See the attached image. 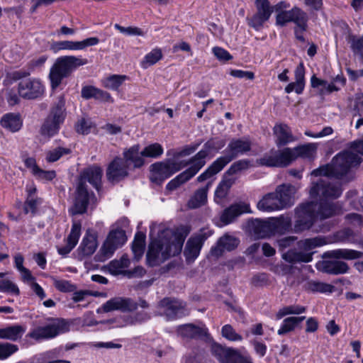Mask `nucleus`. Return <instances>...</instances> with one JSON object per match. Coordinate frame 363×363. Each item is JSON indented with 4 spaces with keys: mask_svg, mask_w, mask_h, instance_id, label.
<instances>
[{
    "mask_svg": "<svg viewBox=\"0 0 363 363\" xmlns=\"http://www.w3.org/2000/svg\"><path fill=\"white\" fill-rule=\"evenodd\" d=\"M296 221L294 230L300 233L310 230L318 219L323 220L342 213L337 203L327 199L306 201L299 203L294 209Z\"/></svg>",
    "mask_w": 363,
    "mask_h": 363,
    "instance_id": "obj_1",
    "label": "nucleus"
},
{
    "mask_svg": "<svg viewBox=\"0 0 363 363\" xmlns=\"http://www.w3.org/2000/svg\"><path fill=\"white\" fill-rule=\"evenodd\" d=\"M316 149L314 143L301 145L294 148L284 147L277 150L273 147L262 157L257 159L256 164L259 167L285 168L291 165L298 157L313 159Z\"/></svg>",
    "mask_w": 363,
    "mask_h": 363,
    "instance_id": "obj_2",
    "label": "nucleus"
},
{
    "mask_svg": "<svg viewBox=\"0 0 363 363\" xmlns=\"http://www.w3.org/2000/svg\"><path fill=\"white\" fill-rule=\"evenodd\" d=\"M362 159L357 153L350 150H344L337 154L332 160L331 164L319 167L312 171L314 177H334L342 179L350 170L352 167L360 165Z\"/></svg>",
    "mask_w": 363,
    "mask_h": 363,
    "instance_id": "obj_3",
    "label": "nucleus"
},
{
    "mask_svg": "<svg viewBox=\"0 0 363 363\" xmlns=\"http://www.w3.org/2000/svg\"><path fill=\"white\" fill-rule=\"evenodd\" d=\"M88 63V60L74 55L59 57L51 67L49 73L50 87L57 89L64 79L69 77L79 67Z\"/></svg>",
    "mask_w": 363,
    "mask_h": 363,
    "instance_id": "obj_4",
    "label": "nucleus"
},
{
    "mask_svg": "<svg viewBox=\"0 0 363 363\" xmlns=\"http://www.w3.org/2000/svg\"><path fill=\"white\" fill-rule=\"evenodd\" d=\"M66 99L65 94L57 96L50 106L49 113L42 124L40 133L44 137L52 138L59 133L61 125L67 117L65 106Z\"/></svg>",
    "mask_w": 363,
    "mask_h": 363,
    "instance_id": "obj_5",
    "label": "nucleus"
},
{
    "mask_svg": "<svg viewBox=\"0 0 363 363\" xmlns=\"http://www.w3.org/2000/svg\"><path fill=\"white\" fill-rule=\"evenodd\" d=\"M190 230V227L183 225L177 228L173 233L168 230V234L164 235V250L162 252L164 260H167L171 257L177 256L181 253L184 240L189 234Z\"/></svg>",
    "mask_w": 363,
    "mask_h": 363,
    "instance_id": "obj_6",
    "label": "nucleus"
},
{
    "mask_svg": "<svg viewBox=\"0 0 363 363\" xmlns=\"http://www.w3.org/2000/svg\"><path fill=\"white\" fill-rule=\"evenodd\" d=\"M95 201V193L84 186L82 183H77L73 194L72 205L69 208L68 212L72 216L85 214L89 206Z\"/></svg>",
    "mask_w": 363,
    "mask_h": 363,
    "instance_id": "obj_7",
    "label": "nucleus"
},
{
    "mask_svg": "<svg viewBox=\"0 0 363 363\" xmlns=\"http://www.w3.org/2000/svg\"><path fill=\"white\" fill-rule=\"evenodd\" d=\"M186 165H187L186 163L182 165V162H175L171 159L155 162L150 166V181L157 186H162L166 179L180 171Z\"/></svg>",
    "mask_w": 363,
    "mask_h": 363,
    "instance_id": "obj_8",
    "label": "nucleus"
},
{
    "mask_svg": "<svg viewBox=\"0 0 363 363\" xmlns=\"http://www.w3.org/2000/svg\"><path fill=\"white\" fill-rule=\"evenodd\" d=\"M226 145V140L218 137L211 138L203 145V148L191 157L186 164H194L200 171L206 163V158L212 157Z\"/></svg>",
    "mask_w": 363,
    "mask_h": 363,
    "instance_id": "obj_9",
    "label": "nucleus"
},
{
    "mask_svg": "<svg viewBox=\"0 0 363 363\" xmlns=\"http://www.w3.org/2000/svg\"><path fill=\"white\" fill-rule=\"evenodd\" d=\"M342 194V184L338 182H330L320 179L313 183L309 191L310 197L332 201L338 199Z\"/></svg>",
    "mask_w": 363,
    "mask_h": 363,
    "instance_id": "obj_10",
    "label": "nucleus"
},
{
    "mask_svg": "<svg viewBox=\"0 0 363 363\" xmlns=\"http://www.w3.org/2000/svg\"><path fill=\"white\" fill-rule=\"evenodd\" d=\"M55 323L45 326H39L27 334V337L37 341L43 339H50L60 333H65L69 330V323L64 318H56Z\"/></svg>",
    "mask_w": 363,
    "mask_h": 363,
    "instance_id": "obj_11",
    "label": "nucleus"
},
{
    "mask_svg": "<svg viewBox=\"0 0 363 363\" xmlns=\"http://www.w3.org/2000/svg\"><path fill=\"white\" fill-rule=\"evenodd\" d=\"M211 352L220 363H253L250 356L242 355L238 349L217 342L212 344Z\"/></svg>",
    "mask_w": 363,
    "mask_h": 363,
    "instance_id": "obj_12",
    "label": "nucleus"
},
{
    "mask_svg": "<svg viewBox=\"0 0 363 363\" xmlns=\"http://www.w3.org/2000/svg\"><path fill=\"white\" fill-rule=\"evenodd\" d=\"M255 6L256 12L252 16H247L246 21L248 26L260 31L273 13V8L269 0H255Z\"/></svg>",
    "mask_w": 363,
    "mask_h": 363,
    "instance_id": "obj_13",
    "label": "nucleus"
},
{
    "mask_svg": "<svg viewBox=\"0 0 363 363\" xmlns=\"http://www.w3.org/2000/svg\"><path fill=\"white\" fill-rule=\"evenodd\" d=\"M213 230L201 228L199 232L191 236L186 242L184 250L186 262L189 264L194 262L199 257L205 241L211 237Z\"/></svg>",
    "mask_w": 363,
    "mask_h": 363,
    "instance_id": "obj_14",
    "label": "nucleus"
},
{
    "mask_svg": "<svg viewBox=\"0 0 363 363\" xmlns=\"http://www.w3.org/2000/svg\"><path fill=\"white\" fill-rule=\"evenodd\" d=\"M251 150V142L249 140L233 138L225 150V154L219 157L225 166L236 159L239 155H244Z\"/></svg>",
    "mask_w": 363,
    "mask_h": 363,
    "instance_id": "obj_15",
    "label": "nucleus"
},
{
    "mask_svg": "<svg viewBox=\"0 0 363 363\" xmlns=\"http://www.w3.org/2000/svg\"><path fill=\"white\" fill-rule=\"evenodd\" d=\"M18 92L22 98L33 100L43 94L44 86L39 79L29 78L18 83Z\"/></svg>",
    "mask_w": 363,
    "mask_h": 363,
    "instance_id": "obj_16",
    "label": "nucleus"
},
{
    "mask_svg": "<svg viewBox=\"0 0 363 363\" xmlns=\"http://www.w3.org/2000/svg\"><path fill=\"white\" fill-rule=\"evenodd\" d=\"M178 331L182 337L188 339L201 340L206 343L213 340L205 324L201 326L194 323L184 324L179 327Z\"/></svg>",
    "mask_w": 363,
    "mask_h": 363,
    "instance_id": "obj_17",
    "label": "nucleus"
},
{
    "mask_svg": "<svg viewBox=\"0 0 363 363\" xmlns=\"http://www.w3.org/2000/svg\"><path fill=\"white\" fill-rule=\"evenodd\" d=\"M98 233L91 228L86 230V233L77 249V258L82 260L86 257L92 255L98 247Z\"/></svg>",
    "mask_w": 363,
    "mask_h": 363,
    "instance_id": "obj_18",
    "label": "nucleus"
},
{
    "mask_svg": "<svg viewBox=\"0 0 363 363\" xmlns=\"http://www.w3.org/2000/svg\"><path fill=\"white\" fill-rule=\"evenodd\" d=\"M102 169L100 167L93 165L83 169L78 176L77 183H82L88 188L89 182L96 191L101 189Z\"/></svg>",
    "mask_w": 363,
    "mask_h": 363,
    "instance_id": "obj_19",
    "label": "nucleus"
},
{
    "mask_svg": "<svg viewBox=\"0 0 363 363\" xmlns=\"http://www.w3.org/2000/svg\"><path fill=\"white\" fill-rule=\"evenodd\" d=\"M123 161L121 157H116L108 165L106 174L109 182L118 183L128 177V167Z\"/></svg>",
    "mask_w": 363,
    "mask_h": 363,
    "instance_id": "obj_20",
    "label": "nucleus"
},
{
    "mask_svg": "<svg viewBox=\"0 0 363 363\" xmlns=\"http://www.w3.org/2000/svg\"><path fill=\"white\" fill-rule=\"evenodd\" d=\"M99 43V38L97 37H91L82 41H55L50 45V50L54 52H57L62 50H81L87 47L94 46Z\"/></svg>",
    "mask_w": 363,
    "mask_h": 363,
    "instance_id": "obj_21",
    "label": "nucleus"
},
{
    "mask_svg": "<svg viewBox=\"0 0 363 363\" xmlns=\"http://www.w3.org/2000/svg\"><path fill=\"white\" fill-rule=\"evenodd\" d=\"M104 312L120 311L123 313L133 312L138 308V304L131 298L115 297L107 301L102 306Z\"/></svg>",
    "mask_w": 363,
    "mask_h": 363,
    "instance_id": "obj_22",
    "label": "nucleus"
},
{
    "mask_svg": "<svg viewBox=\"0 0 363 363\" xmlns=\"http://www.w3.org/2000/svg\"><path fill=\"white\" fill-rule=\"evenodd\" d=\"M240 240L238 238L225 233L218 238L216 245L211 249V253L213 256L221 257L225 251L231 252L235 250L240 245Z\"/></svg>",
    "mask_w": 363,
    "mask_h": 363,
    "instance_id": "obj_23",
    "label": "nucleus"
},
{
    "mask_svg": "<svg viewBox=\"0 0 363 363\" xmlns=\"http://www.w3.org/2000/svg\"><path fill=\"white\" fill-rule=\"evenodd\" d=\"M247 227L256 238H265L273 235L270 218L267 220L252 218L247 221Z\"/></svg>",
    "mask_w": 363,
    "mask_h": 363,
    "instance_id": "obj_24",
    "label": "nucleus"
},
{
    "mask_svg": "<svg viewBox=\"0 0 363 363\" xmlns=\"http://www.w3.org/2000/svg\"><path fill=\"white\" fill-rule=\"evenodd\" d=\"M246 213H251L250 204L245 203H234L223 210L220 220L223 225H226Z\"/></svg>",
    "mask_w": 363,
    "mask_h": 363,
    "instance_id": "obj_25",
    "label": "nucleus"
},
{
    "mask_svg": "<svg viewBox=\"0 0 363 363\" xmlns=\"http://www.w3.org/2000/svg\"><path fill=\"white\" fill-rule=\"evenodd\" d=\"M140 145L139 144L133 145L129 148H125L123 152V162L129 168L133 166V169H140L144 166L145 161L140 152Z\"/></svg>",
    "mask_w": 363,
    "mask_h": 363,
    "instance_id": "obj_26",
    "label": "nucleus"
},
{
    "mask_svg": "<svg viewBox=\"0 0 363 363\" xmlns=\"http://www.w3.org/2000/svg\"><path fill=\"white\" fill-rule=\"evenodd\" d=\"M274 194L278 199L281 209L291 207L294 205V196L296 193L294 186L291 184H282L277 186Z\"/></svg>",
    "mask_w": 363,
    "mask_h": 363,
    "instance_id": "obj_27",
    "label": "nucleus"
},
{
    "mask_svg": "<svg viewBox=\"0 0 363 363\" xmlns=\"http://www.w3.org/2000/svg\"><path fill=\"white\" fill-rule=\"evenodd\" d=\"M272 130L276 138L275 144L279 148L285 147L295 140L291 128L286 123H276Z\"/></svg>",
    "mask_w": 363,
    "mask_h": 363,
    "instance_id": "obj_28",
    "label": "nucleus"
},
{
    "mask_svg": "<svg viewBox=\"0 0 363 363\" xmlns=\"http://www.w3.org/2000/svg\"><path fill=\"white\" fill-rule=\"evenodd\" d=\"M305 74L304 65L303 62H301L294 70L295 82L289 83L285 86L284 91L286 94L294 91L298 95L303 94L306 86Z\"/></svg>",
    "mask_w": 363,
    "mask_h": 363,
    "instance_id": "obj_29",
    "label": "nucleus"
},
{
    "mask_svg": "<svg viewBox=\"0 0 363 363\" xmlns=\"http://www.w3.org/2000/svg\"><path fill=\"white\" fill-rule=\"evenodd\" d=\"M159 306L164 308V312L169 319H175L184 309L185 304L177 298L165 297L159 302Z\"/></svg>",
    "mask_w": 363,
    "mask_h": 363,
    "instance_id": "obj_30",
    "label": "nucleus"
},
{
    "mask_svg": "<svg viewBox=\"0 0 363 363\" xmlns=\"http://www.w3.org/2000/svg\"><path fill=\"white\" fill-rule=\"evenodd\" d=\"M199 172V170L194 166V164H190L186 169L176 176L167 183L166 185V190L168 191L176 190L182 184L186 183L194 177Z\"/></svg>",
    "mask_w": 363,
    "mask_h": 363,
    "instance_id": "obj_31",
    "label": "nucleus"
},
{
    "mask_svg": "<svg viewBox=\"0 0 363 363\" xmlns=\"http://www.w3.org/2000/svg\"><path fill=\"white\" fill-rule=\"evenodd\" d=\"M271 223L272 227L273 235L276 234L284 235L286 233L293 231L291 218L289 216L281 215L278 217H272Z\"/></svg>",
    "mask_w": 363,
    "mask_h": 363,
    "instance_id": "obj_32",
    "label": "nucleus"
},
{
    "mask_svg": "<svg viewBox=\"0 0 363 363\" xmlns=\"http://www.w3.org/2000/svg\"><path fill=\"white\" fill-rule=\"evenodd\" d=\"M0 125L4 129L16 133L21 129L23 120L19 113L10 112L3 115L0 120Z\"/></svg>",
    "mask_w": 363,
    "mask_h": 363,
    "instance_id": "obj_33",
    "label": "nucleus"
},
{
    "mask_svg": "<svg viewBox=\"0 0 363 363\" xmlns=\"http://www.w3.org/2000/svg\"><path fill=\"white\" fill-rule=\"evenodd\" d=\"M303 10L301 8L294 6L291 9L281 11L276 14L275 18L276 22L275 24L277 26L283 28L287 25L289 23H295L298 18L303 13Z\"/></svg>",
    "mask_w": 363,
    "mask_h": 363,
    "instance_id": "obj_34",
    "label": "nucleus"
},
{
    "mask_svg": "<svg viewBox=\"0 0 363 363\" xmlns=\"http://www.w3.org/2000/svg\"><path fill=\"white\" fill-rule=\"evenodd\" d=\"M348 264L340 260H326L323 263V272L328 274H343L348 272Z\"/></svg>",
    "mask_w": 363,
    "mask_h": 363,
    "instance_id": "obj_35",
    "label": "nucleus"
},
{
    "mask_svg": "<svg viewBox=\"0 0 363 363\" xmlns=\"http://www.w3.org/2000/svg\"><path fill=\"white\" fill-rule=\"evenodd\" d=\"M209 186L210 183H208L205 186L198 189L194 193L187 202V206L189 208H198L206 203Z\"/></svg>",
    "mask_w": 363,
    "mask_h": 363,
    "instance_id": "obj_36",
    "label": "nucleus"
},
{
    "mask_svg": "<svg viewBox=\"0 0 363 363\" xmlns=\"http://www.w3.org/2000/svg\"><path fill=\"white\" fill-rule=\"evenodd\" d=\"M277 199L274 192L267 193L257 203V207L260 211L267 212L281 210V208L279 206Z\"/></svg>",
    "mask_w": 363,
    "mask_h": 363,
    "instance_id": "obj_37",
    "label": "nucleus"
},
{
    "mask_svg": "<svg viewBox=\"0 0 363 363\" xmlns=\"http://www.w3.org/2000/svg\"><path fill=\"white\" fill-rule=\"evenodd\" d=\"M145 239L146 235L142 231H138L135 234L131 250L134 255V259L137 261H139L144 254L145 250Z\"/></svg>",
    "mask_w": 363,
    "mask_h": 363,
    "instance_id": "obj_38",
    "label": "nucleus"
},
{
    "mask_svg": "<svg viewBox=\"0 0 363 363\" xmlns=\"http://www.w3.org/2000/svg\"><path fill=\"white\" fill-rule=\"evenodd\" d=\"M25 331V328L20 325H14L4 328H1L0 339L16 341L21 338Z\"/></svg>",
    "mask_w": 363,
    "mask_h": 363,
    "instance_id": "obj_39",
    "label": "nucleus"
},
{
    "mask_svg": "<svg viewBox=\"0 0 363 363\" xmlns=\"http://www.w3.org/2000/svg\"><path fill=\"white\" fill-rule=\"evenodd\" d=\"M128 79L124 74H111L102 80V85L106 89L118 91L120 86Z\"/></svg>",
    "mask_w": 363,
    "mask_h": 363,
    "instance_id": "obj_40",
    "label": "nucleus"
},
{
    "mask_svg": "<svg viewBox=\"0 0 363 363\" xmlns=\"http://www.w3.org/2000/svg\"><path fill=\"white\" fill-rule=\"evenodd\" d=\"M225 167V164L223 162L220 158L218 157L207 167V169L203 172H202L197 177V182H203L207 180L208 179L220 172Z\"/></svg>",
    "mask_w": 363,
    "mask_h": 363,
    "instance_id": "obj_41",
    "label": "nucleus"
},
{
    "mask_svg": "<svg viewBox=\"0 0 363 363\" xmlns=\"http://www.w3.org/2000/svg\"><path fill=\"white\" fill-rule=\"evenodd\" d=\"M117 249V246L106 238L99 252L95 255V261L104 262L106 259L111 257Z\"/></svg>",
    "mask_w": 363,
    "mask_h": 363,
    "instance_id": "obj_42",
    "label": "nucleus"
},
{
    "mask_svg": "<svg viewBox=\"0 0 363 363\" xmlns=\"http://www.w3.org/2000/svg\"><path fill=\"white\" fill-rule=\"evenodd\" d=\"M334 289V286L331 284L313 280L308 281L306 285V290L313 293H332Z\"/></svg>",
    "mask_w": 363,
    "mask_h": 363,
    "instance_id": "obj_43",
    "label": "nucleus"
},
{
    "mask_svg": "<svg viewBox=\"0 0 363 363\" xmlns=\"http://www.w3.org/2000/svg\"><path fill=\"white\" fill-rule=\"evenodd\" d=\"M164 152V148L158 143H151L145 146L141 151V155L143 157L157 159L160 158Z\"/></svg>",
    "mask_w": 363,
    "mask_h": 363,
    "instance_id": "obj_44",
    "label": "nucleus"
},
{
    "mask_svg": "<svg viewBox=\"0 0 363 363\" xmlns=\"http://www.w3.org/2000/svg\"><path fill=\"white\" fill-rule=\"evenodd\" d=\"M96 125L91 121L90 118H81L77 120L74 124L75 131L80 135H89L92 128H95Z\"/></svg>",
    "mask_w": 363,
    "mask_h": 363,
    "instance_id": "obj_45",
    "label": "nucleus"
},
{
    "mask_svg": "<svg viewBox=\"0 0 363 363\" xmlns=\"http://www.w3.org/2000/svg\"><path fill=\"white\" fill-rule=\"evenodd\" d=\"M130 259L127 254H123L119 259H113L109 263V271L111 274H120V269L128 267Z\"/></svg>",
    "mask_w": 363,
    "mask_h": 363,
    "instance_id": "obj_46",
    "label": "nucleus"
},
{
    "mask_svg": "<svg viewBox=\"0 0 363 363\" xmlns=\"http://www.w3.org/2000/svg\"><path fill=\"white\" fill-rule=\"evenodd\" d=\"M106 238L118 248L121 247L127 241L125 231L119 228L111 230Z\"/></svg>",
    "mask_w": 363,
    "mask_h": 363,
    "instance_id": "obj_47",
    "label": "nucleus"
},
{
    "mask_svg": "<svg viewBox=\"0 0 363 363\" xmlns=\"http://www.w3.org/2000/svg\"><path fill=\"white\" fill-rule=\"evenodd\" d=\"M331 255L336 259H354L362 257L363 253L354 250L339 249L332 251Z\"/></svg>",
    "mask_w": 363,
    "mask_h": 363,
    "instance_id": "obj_48",
    "label": "nucleus"
},
{
    "mask_svg": "<svg viewBox=\"0 0 363 363\" xmlns=\"http://www.w3.org/2000/svg\"><path fill=\"white\" fill-rule=\"evenodd\" d=\"M343 25L347 29L348 32L350 33V28L348 24L344 22ZM347 40L350 43V48L354 54H357L363 50V35L357 38L356 35L349 33Z\"/></svg>",
    "mask_w": 363,
    "mask_h": 363,
    "instance_id": "obj_49",
    "label": "nucleus"
},
{
    "mask_svg": "<svg viewBox=\"0 0 363 363\" xmlns=\"http://www.w3.org/2000/svg\"><path fill=\"white\" fill-rule=\"evenodd\" d=\"M251 167V162L248 159H242L233 163L225 172L224 177L235 174L242 170L249 169Z\"/></svg>",
    "mask_w": 363,
    "mask_h": 363,
    "instance_id": "obj_50",
    "label": "nucleus"
},
{
    "mask_svg": "<svg viewBox=\"0 0 363 363\" xmlns=\"http://www.w3.org/2000/svg\"><path fill=\"white\" fill-rule=\"evenodd\" d=\"M162 58V52L161 49L155 48L150 52L147 53L143 62L142 66L147 68L149 66L153 65Z\"/></svg>",
    "mask_w": 363,
    "mask_h": 363,
    "instance_id": "obj_51",
    "label": "nucleus"
},
{
    "mask_svg": "<svg viewBox=\"0 0 363 363\" xmlns=\"http://www.w3.org/2000/svg\"><path fill=\"white\" fill-rule=\"evenodd\" d=\"M81 221H74L71 228L70 233L66 239L67 242L70 243L72 246H76L81 235Z\"/></svg>",
    "mask_w": 363,
    "mask_h": 363,
    "instance_id": "obj_52",
    "label": "nucleus"
},
{
    "mask_svg": "<svg viewBox=\"0 0 363 363\" xmlns=\"http://www.w3.org/2000/svg\"><path fill=\"white\" fill-rule=\"evenodd\" d=\"M165 234H168V230H160L158 234V238H153L152 230H150V242L149 246L152 245V249L154 250H156L157 252L162 253V252L164 250H163L164 249V235Z\"/></svg>",
    "mask_w": 363,
    "mask_h": 363,
    "instance_id": "obj_53",
    "label": "nucleus"
},
{
    "mask_svg": "<svg viewBox=\"0 0 363 363\" xmlns=\"http://www.w3.org/2000/svg\"><path fill=\"white\" fill-rule=\"evenodd\" d=\"M306 311V308L305 306H299V305H291L285 306L282 308H281L277 314V317L278 319L281 318L282 317L290 315V314H295L298 315L301 313H305Z\"/></svg>",
    "mask_w": 363,
    "mask_h": 363,
    "instance_id": "obj_54",
    "label": "nucleus"
},
{
    "mask_svg": "<svg viewBox=\"0 0 363 363\" xmlns=\"http://www.w3.org/2000/svg\"><path fill=\"white\" fill-rule=\"evenodd\" d=\"M70 153L71 150L69 148L57 147L47 153L46 160L48 162H55L59 160L63 155Z\"/></svg>",
    "mask_w": 363,
    "mask_h": 363,
    "instance_id": "obj_55",
    "label": "nucleus"
},
{
    "mask_svg": "<svg viewBox=\"0 0 363 363\" xmlns=\"http://www.w3.org/2000/svg\"><path fill=\"white\" fill-rule=\"evenodd\" d=\"M54 286L55 289L62 293L74 292L77 290L76 284H72L70 281L65 279H54Z\"/></svg>",
    "mask_w": 363,
    "mask_h": 363,
    "instance_id": "obj_56",
    "label": "nucleus"
},
{
    "mask_svg": "<svg viewBox=\"0 0 363 363\" xmlns=\"http://www.w3.org/2000/svg\"><path fill=\"white\" fill-rule=\"evenodd\" d=\"M18 350V346L9 342H0V360H4Z\"/></svg>",
    "mask_w": 363,
    "mask_h": 363,
    "instance_id": "obj_57",
    "label": "nucleus"
},
{
    "mask_svg": "<svg viewBox=\"0 0 363 363\" xmlns=\"http://www.w3.org/2000/svg\"><path fill=\"white\" fill-rule=\"evenodd\" d=\"M232 182L229 179L227 181H222L217 186L215 191V199H223L226 197L228 190L232 186Z\"/></svg>",
    "mask_w": 363,
    "mask_h": 363,
    "instance_id": "obj_58",
    "label": "nucleus"
},
{
    "mask_svg": "<svg viewBox=\"0 0 363 363\" xmlns=\"http://www.w3.org/2000/svg\"><path fill=\"white\" fill-rule=\"evenodd\" d=\"M0 291L11 293L16 296L20 294V290L18 286L8 279L0 280Z\"/></svg>",
    "mask_w": 363,
    "mask_h": 363,
    "instance_id": "obj_59",
    "label": "nucleus"
},
{
    "mask_svg": "<svg viewBox=\"0 0 363 363\" xmlns=\"http://www.w3.org/2000/svg\"><path fill=\"white\" fill-rule=\"evenodd\" d=\"M222 335L225 338L230 341H240L242 337L238 334L234 328L229 324L223 326L221 330Z\"/></svg>",
    "mask_w": 363,
    "mask_h": 363,
    "instance_id": "obj_60",
    "label": "nucleus"
},
{
    "mask_svg": "<svg viewBox=\"0 0 363 363\" xmlns=\"http://www.w3.org/2000/svg\"><path fill=\"white\" fill-rule=\"evenodd\" d=\"M324 242L321 238H315L306 239L303 241H301L299 242V246L305 251H309L317 247L322 246Z\"/></svg>",
    "mask_w": 363,
    "mask_h": 363,
    "instance_id": "obj_61",
    "label": "nucleus"
},
{
    "mask_svg": "<svg viewBox=\"0 0 363 363\" xmlns=\"http://www.w3.org/2000/svg\"><path fill=\"white\" fill-rule=\"evenodd\" d=\"M114 28L118 30L120 33L131 36V35H139L143 36L144 35V32L142 30L141 28L138 27H133V26H128V27H124L122 26L118 23H116L114 25Z\"/></svg>",
    "mask_w": 363,
    "mask_h": 363,
    "instance_id": "obj_62",
    "label": "nucleus"
},
{
    "mask_svg": "<svg viewBox=\"0 0 363 363\" xmlns=\"http://www.w3.org/2000/svg\"><path fill=\"white\" fill-rule=\"evenodd\" d=\"M30 74V70H29L28 68L27 69H21L19 70L8 72L6 74V79L10 84H12L14 82L28 77Z\"/></svg>",
    "mask_w": 363,
    "mask_h": 363,
    "instance_id": "obj_63",
    "label": "nucleus"
},
{
    "mask_svg": "<svg viewBox=\"0 0 363 363\" xmlns=\"http://www.w3.org/2000/svg\"><path fill=\"white\" fill-rule=\"evenodd\" d=\"M41 203L40 198L27 197L24 203L23 211L26 214L29 211L35 215L37 212L38 206Z\"/></svg>",
    "mask_w": 363,
    "mask_h": 363,
    "instance_id": "obj_64",
    "label": "nucleus"
}]
</instances>
